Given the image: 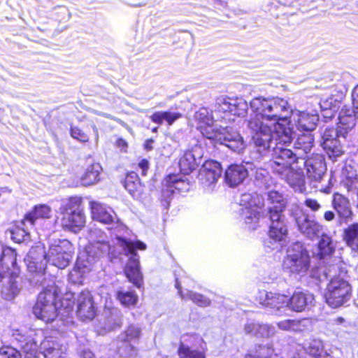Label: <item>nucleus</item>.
<instances>
[{
	"instance_id": "ea45409f",
	"label": "nucleus",
	"mask_w": 358,
	"mask_h": 358,
	"mask_svg": "<svg viewBox=\"0 0 358 358\" xmlns=\"http://www.w3.org/2000/svg\"><path fill=\"white\" fill-rule=\"evenodd\" d=\"M29 227H31L29 224L26 223L25 225H23L22 221L19 225L13 227L10 230L11 239L19 243L29 240Z\"/></svg>"
},
{
	"instance_id": "13d9d810",
	"label": "nucleus",
	"mask_w": 358,
	"mask_h": 358,
	"mask_svg": "<svg viewBox=\"0 0 358 358\" xmlns=\"http://www.w3.org/2000/svg\"><path fill=\"white\" fill-rule=\"evenodd\" d=\"M154 143V141L152 139H148L145 141L144 143V148L147 150H151L153 147L152 145Z\"/></svg>"
},
{
	"instance_id": "a211bd4d",
	"label": "nucleus",
	"mask_w": 358,
	"mask_h": 358,
	"mask_svg": "<svg viewBox=\"0 0 358 358\" xmlns=\"http://www.w3.org/2000/svg\"><path fill=\"white\" fill-rule=\"evenodd\" d=\"M141 329L139 327L131 325L121 336L122 344L118 347V354L120 357L125 358H133L136 355L137 350L131 344L135 343L139 338Z\"/></svg>"
},
{
	"instance_id": "0e129e2a",
	"label": "nucleus",
	"mask_w": 358,
	"mask_h": 358,
	"mask_svg": "<svg viewBox=\"0 0 358 358\" xmlns=\"http://www.w3.org/2000/svg\"><path fill=\"white\" fill-rule=\"evenodd\" d=\"M157 130H158V127H154L152 129V131L153 133H157Z\"/></svg>"
},
{
	"instance_id": "cd10ccee",
	"label": "nucleus",
	"mask_w": 358,
	"mask_h": 358,
	"mask_svg": "<svg viewBox=\"0 0 358 358\" xmlns=\"http://www.w3.org/2000/svg\"><path fill=\"white\" fill-rule=\"evenodd\" d=\"M248 174V168L244 165L231 164L225 171L224 179L230 187H235L243 182Z\"/></svg>"
},
{
	"instance_id": "6e6552de",
	"label": "nucleus",
	"mask_w": 358,
	"mask_h": 358,
	"mask_svg": "<svg viewBox=\"0 0 358 358\" xmlns=\"http://www.w3.org/2000/svg\"><path fill=\"white\" fill-rule=\"evenodd\" d=\"M43 283H45L44 285L31 283L34 286H42L44 288V290L38 294L33 312L36 317L48 323L52 322L57 315L55 301L61 294V291L55 286V282L43 280Z\"/></svg>"
},
{
	"instance_id": "58836bf2",
	"label": "nucleus",
	"mask_w": 358,
	"mask_h": 358,
	"mask_svg": "<svg viewBox=\"0 0 358 358\" xmlns=\"http://www.w3.org/2000/svg\"><path fill=\"white\" fill-rule=\"evenodd\" d=\"M321 239L318 243V253L321 260L325 263V259L330 257L334 251V246L331 237L322 233Z\"/></svg>"
},
{
	"instance_id": "c85d7f7f",
	"label": "nucleus",
	"mask_w": 358,
	"mask_h": 358,
	"mask_svg": "<svg viewBox=\"0 0 358 358\" xmlns=\"http://www.w3.org/2000/svg\"><path fill=\"white\" fill-rule=\"evenodd\" d=\"M341 183L348 192L358 196V175L357 169L351 164H345L341 171Z\"/></svg>"
},
{
	"instance_id": "e2e57ef3",
	"label": "nucleus",
	"mask_w": 358,
	"mask_h": 358,
	"mask_svg": "<svg viewBox=\"0 0 358 358\" xmlns=\"http://www.w3.org/2000/svg\"><path fill=\"white\" fill-rule=\"evenodd\" d=\"M92 355H92V353L91 352H87L85 358H92Z\"/></svg>"
},
{
	"instance_id": "09e8293b",
	"label": "nucleus",
	"mask_w": 358,
	"mask_h": 358,
	"mask_svg": "<svg viewBox=\"0 0 358 358\" xmlns=\"http://www.w3.org/2000/svg\"><path fill=\"white\" fill-rule=\"evenodd\" d=\"M175 193V190L171 184L166 182V178L164 180L163 187L162 189L161 202L165 208L169 206L171 198Z\"/></svg>"
},
{
	"instance_id": "1a4fd4ad",
	"label": "nucleus",
	"mask_w": 358,
	"mask_h": 358,
	"mask_svg": "<svg viewBox=\"0 0 358 358\" xmlns=\"http://www.w3.org/2000/svg\"><path fill=\"white\" fill-rule=\"evenodd\" d=\"M239 219L249 230L259 227L262 209L264 205L263 197L257 193H245L240 198Z\"/></svg>"
},
{
	"instance_id": "603ef678",
	"label": "nucleus",
	"mask_w": 358,
	"mask_h": 358,
	"mask_svg": "<svg viewBox=\"0 0 358 358\" xmlns=\"http://www.w3.org/2000/svg\"><path fill=\"white\" fill-rule=\"evenodd\" d=\"M71 135L73 138L80 142H87L89 140L88 136L85 133H84L81 129L76 127H71Z\"/></svg>"
},
{
	"instance_id": "6ab92c4d",
	"label": "nucleus",
	"mask_w": 358,
	"mask_h": 358,
	"mask_svg": "<svg viewBox=\"0 0 358 358\" xmlns=\"http://www.w3.org/2000/svg\"><path fill=\"white\" fill-rule=\"evenodd\" d=\"M89 206L93 220L109 224H113L117 219L116 214L113 208L105 203L91 201L89 203Z\"/></svg>"
},
{
	"instance_id": "dca6fc26",
	"label": "nucleus",
	"mask_w": 358,
	"mask_h": 358,
	"mask_svg": "<svg viewBox=\"0 0 358 358\" xmlns=\"http://www.w3.org/2000/svg\"><path fill=\"white\" fill-rule=\"evenodd\" d=\"M293 216L299 231L309 239L313 240L320 236L322 233V226L304 213L301 209L296 208L292 210Z\"/></svg>"
},
{
	"instance_id": "9d476101",
	"label": "nucleus",
	"mask_w": 358,
	"mask_h": 358,
	"mask_svg": "<svg viewBox=\"0 0 358 358\" xmlns=\"http://www.w3.org/2000/svg\"><path fill=\"white\" fill-rule=\"evenodd\" d=\"M310 257L308 251L299 242L291 244L282 262V269L292 275L303 277L310 269Z\"/></svg>"
},
{
	"instance_id": "864d4df0",
	"label": "nucleus",
	"mask_w": 358,
	"mask_h": 358,
	"mask_svg": "<svg viewBox=\"0 0 358 358\" xmlns=\"http://www.w3.org/2000/svg\"><path fill=\"white\" fill-rule=\"evenodd\" d=\"M304 204L306 207L314 212L319 210L321 208V205L317 200L310 198L306 199L304 201Z\"/></svg>"
},
{
	"instance_id": "79ce46f5",
	"label": "nucleus",
	"mask_w": 358,
	"mask_h": 358,
	"mask_svg": "<svg viewBox=\"0 0 358 358\" xmlns=\"http://www.w3.org/2000/svg\"><path fill=\"white\" fill-rule=\"evenodd\" d=\"M344 239L352 250L358 251V223L350 224L345 229Z\"/></svg>"
},
{
	"instance_id": "f704fd0d",
	"label": "nucleus",
	"mask_w": 358,
	"mask_h": 358,
	"mask_svg": "<svg viewBox=\"0 0 358 358\" xmlns=\"http://www.w3.org/2000/svg\"><path fill=\"white\" fill-rule=\"evenodd\" d=\"M267 201L270 204L268 207L269 215L276 213L282 214L286 206V199L281 193L276 190L269 191Z\"/></svg>"
},
{
	"instance_id": "4c0bfd02",
	"label": "nucleus",
	"mask_w": 358,
	"mask_h": 358,
	"mask_svg": "<svg viewBox=\"0 0 358 358\" xmlns=\"http://www.w3.org/2000/svg\"><path fill=\"white\" fill-rule=\"evenodd\" d=\"M124 186L128 192L136 199H138L143 191L138 176L135 172L127 174Z\"/></svg>"
},
{
	"instance_id": "a878e982",
	"label": "nucleus",
	"mask_w": 358,
	"mask_h": 358,
	"mask_svg": "<svg viewBox=\"0 0 358 358\" xmlns=\"http://www.w3.org/2000/svg\"><path fill=\"white\" fill-rule=\"evenodd\" d=\"M244 331L246 334L259 338H268L275 333V327L268 324H262L254 320H248L244 326Z\"/></svg>"
},
{
	"instance_id": "b1692460",
	"label": "nucleus",
	"mask_w": 358,
	"mask_h": 358,
	"mask_svg": "<svg viewBox=\"0 0 358 358\" xmlns=\"http://www.w3.org/2000/svg\"><path fill=\"white\" fill-rule=\"evenodd\" d=\"M201 157V150L199 146H195L193 150L185 152L179 160L181 172L185 175L190 173L196 168L198 160H200Z\"/></svg>"
},
{
	"instance_id": "bb28decb",
	"label": "nucleus",
	"mask_w": 358,
	"mask_h": 358,
	"mask_svg": "<svg viewBox=\"0 0 358 358\" xmlns=\"http://www.w3.org/2000/svg\"><path fill=\"white\" fill-rule=\"evenodd\" d=\"M16 252L11 248L5 247L2 248L0 257V275H10L16 272Z\"/></svg>"
},
{
	"instance_id": "f3484780",
	"label": "nucleus",
	"mask_w": 358,
	"mask_h": 358,
	"mask_svg": "<svg viewBox=\"0 0 358 358\" xmlns=\"http://www.w3.org/2000/svg\"><path fill=\"white\" fill-rule=\"evenodd\" d=\"M221 174L222 168L219 162L213 160L206 161L199 171V179L204 189L212 191Z\"/></svg>"
},
{
	"instance_id": "7ed1b4c3",
	"label": "nucleus",
	"mask_w": 358,
	"mask_h": 358,
	"mask_svg": "<svg viewBox=\"0 0 358 358\" xmlns=\"http://www.w3.org/2000/svg\"><path fill=\"white\" fill-rule=\"evenodd\" d=\"M314 138L310 133L298 136L293 150L280 145H273L271 148L263 150L257 148L262 155L267 153L271 157L269 167L271 171L285 180L287 184L299 193L306 192V182L300 160L309 153L313 147Z\"/></svg>"
},
{
	"instance_id": "473e14b6",
	"label": "nucleus",
	"mask_w": 358,
	"mask_h": 358,
	"mask_svg": "<svg viewBox=\"0 0 358 358\" xmlns=\"http://www.w3.org/2000/svg\"><path fill=\"white\" fill-rule=\"evenodd\" d=\"M102 171L101 166L96 162H91L87 165L85 172L80 177V182L84 186L96 184L100 180Z\"/></svg>"
},
{
	"instance_id": "72a5a7b5",
	"label": "nucleus",
	"mask_w": 358,
	"mask_h": 358,
	"mask_svg": "<svg viewBox=\"0 0 358 358\" xmlns=\"http://www.w3.org/2000/svg\"><path fill=\"white\" fill-rule=\"evenodd\" d=\"M175 286L178 289V293L182 299L185 301L191 300L195 304L201 307H206L210 305V299L205 296L187 289L183 291L181 288L180 282L178 278L176 279Z\"/></svg>"
},
{
	"instance_id": "774afa93",
	"label": "nucleus",
	"mask_w": 358,
	"mask_h": 358,
	"mask_svg": "<svg viewBox=\"0 0 358 358\" xmlns=\"http://www.w3.org/2000/svg\"><path fill=\"white\" fill-rule=\"evenodd\" d=\"M248 358H251V357H248Z\"/></svg>"
},
{
	"instance_id": "4468645a",
	"label": "nucleus",
	"mask_w": 358,
	"mask_h": 358,
	"mask_svg": "<svg viewBox=\"0 0 358 358\" xmlns=\"http://www.w3.org/2000/svg\"><path fill=\"white\" fill-rule=\"evenodd\" d=\"M270 220L268 239L264 241V246L271 250H278L287 238V228L282 214L273 213L270 215Z\"/></svg>"
},
{
	"instance_id": "69168bd1",
	"label": "nucleus",
	"mask_w": 358,
	"mask_h": 358,
	"mask_svg": "<svg viewBox=\"0 0 358 358\" xmlns=\"http://www.w3.org/2000/svg\"><path fill=\"white\" fill-rule=\"evenodd\" d=\"M77 270L75 268L71 273V276H73L74 274L77 273Z\"/></svg>"
},
{
	"instance_id": "39448f33",
	"label": "nucleus",
	"mask_w": 358,
	"mask_h": 358,
	"mask_svg": "<svg viewBox=\"0 0 358 358\" xmlns=\"http://www.w3.org/2000/svg\"><path fill=\"white\" fill-rule=\"evenodd\" d=\"M352 100L353 108L345 106L339 112L337 128H326L322 135L321 145L333 161L345 152L349 133L355 126V120H358V85L352 92Z\"/></svg>"
},
{
	"instance_id": "412c9836",
	"label": "nucleus",
	"mask_w": 358,
	"mask_h": 358,
	"mask_svg": "<svg viewBox=\"0 0 358 358\" xmlns=\"http://www.w3.org/2000/svg\"><path fill=\"white\" fill-rule=\"evenodd\" d=\"M331 203L342 222L348 223L353 220L352 205L348 198L340 193H334Z\"/></svg>"
},
{
	"instance_id": "c756f323",
	"label": "nucleus",
	"mask_w": 358,
	"mask_h": 358,
	"mask_svg": "<svg viewBox=\"0 0 358 358\" xmlns=\"http://www.w3.org/2000/svg\"><path fill=\"white\" fill-rule=\"evenodd\" d=\"M17 275H0L1 295L6 300H12L19 292L20 288L17 284Z\"/></svg>"
},
{
	"instance_id": "f257e3e1",
	"label": "nucleus",
	"mask_w": 358,
	"mask_h": 358,
	"mask_svg": "<svg viewBox=\"0 0 358 358\" xmlns=\"http://www.w3.org/2000/svg\"><path fill=\"white\" fill-rule=\"evenodd\" d=\"M250 108L254 114L250 115L248 126L255 146L263 150L273 145L287 148L296 129L310 132L319 120L316 110H292L288 102L278 97H255Z\"/></svg>"
},
{
	"instance_id": "2f4dec72",
	"label": "nucleus",
	"mask_w": 358,
	"mask_h": 358,
	"mask_svg": "<svg viewBox=\"0 0 358 358\" xmlns=\"http://www.w3.org/2000/svg\"><path fill=\"white\" fill-rule=\"evenodd\" d=\"M50 215L51 209L48 206L45 204L36 206L31 212L26 214L22 220V224L25 225L28 223L30 227H34L41 220L50 217Z\"/></svg>"
},
{
	"instance_id": "9b49d317",
	"label": "nucleus",
	"mask_w": 358,
	"mask_h": 358,
	"mask_svg": "<svg viewBox=\"0 0 358 358\" xmlns=\"http://www.w3.org/2000/svg\"><path fill=\"white\" fill-rule=\"evenodd\" d=\"M81 199L71 197L63 201L59 208L62 215L61 224L64 229L73 232L79 231L85 224V215L80 209Z\"/></svg>"
},
{
	"instance_id": "c9c22d12",
	"label": "nucleus",
	"mask_w": 358,
	"mask_h": 358,
	"mask_svg": "<svg viewBox=\"0 0 358 358\" xmlns=\"http://www.w3.org/2000/svg\"><path fill=\"white\" fill-rule=\"evenodd\" d=\"M269 5L271 6L269 11L276 8L289 15L295 14L299 10V3L297 0H271Z\"/></svg>"
},
{
	"instance_id": "7c9ffc66",
	"label": "nucleus",
	"mask_w": 358,
	"mask_h": 358,
	"mask_svg": "<svg viewBox=\"0 0 358 358\" xmlns=\"http://www.w3.org/2000/svg\"><path fill=\"white\" fill-rule=\"evenodd\" d=\"M341 99L342 95H331L321 99L320 106L324 118L331 119L334 116L341 107Z\"/></svg>"
},
{
	"instance_id": "49530a36",
	"label": "nucleus",
	"mask_w": 358,
	"mask_h": 358,
	"mask_svg": "<svg viewBox=\"0 0 358 358\" xmlns=\"http://www.w3.org/2000/svg\"><path fill=\"white\" fill-rule=\"evenodd\" d=\"M178 353L180 358H205L203 352L193 349L183 343H180Z\"/></svg>"
},
{
	"instance_id": "ddd939ff",
	"label": "nucleus",
	"mask_w": 358,
	"mask_h": 358,
	"mask_svg": "<svg viewBox=\"0 0 358 358\" xmlns=\"http://www.w3.org/2000/svg\"><path fill=\"white\" fill-rule=\"evenodd\" d=\"M208 139L215 144L224 145L236 152H241L245 148L241 135L228 127L218 126Z\"/></svg>"
},
{
	"instance_id": "e433bc0d",
	"label": "nucleus",
	"mask_w": 358,
	"mask_h": 358,
	"mask_svg": "<svg viewBox=\"0 0 358 358\" xmlns=\"http://www.w3.org/2000/svg\"><path fill=\"white\" fill-rule=\"evenodd\" d=\"M182 115L173 111H157L150 116L151 121L158 125L166 122L169 126L172 125L175 121L180 118Z\"/></svg>"
},
{
	"instance_id": "aec40b11",
	"label": "nucleus",
	"mask_w": 358,
	"mask_h": 358,
	"mask_svg": "<svg viewBox=\"0 0 358 358\" xmlns=\"http://www.w3.org/2000/svg\"><path fill=\"white\" fill-rule=\"evenodd\" d=\"M77 315L82 320H92L96 315V308L91 293L82 292L77 299Z\"/></svg>"
},
{
	"instance_id": "20e7f679",
	"label": "nucleus",
	"mask_w": 358,
	"mask_h": 358,
	"mask_svg": "<svg viewBox=\"0 0 358 358\" xmlns=\"http://www.w3.org/2000/svg\"><path fill=\"white\" fill-rule=\"evenodd\" d=\"M73 252V246L67 239L52 240L47 252L41 245L32 247L24 258L27 270L31 275L30 282L44 285L43 280H48L54 283V277L45 272L47 262L63 269L69 264Z\"/></svg>"
},
{
	"instance_id": "f03ea898",
	"label": "nucleus",
	"mask_w": 358,
	"mask_h": 358,
	"mask_svg": "<svg viewBox=\"0 0 358 358\" xmlns=\"http://www.w3.org/2000/svg\"><path fill=\"white\" fill-rule=\"evenodd\" d=\"M125 230L122 224H117L115 229L111 232L110 244L107 235L101 229H91L89 233V243L85 248L86 263L83 262L80 257L77 262V267L90 271L91 266L96 261L108 257L110 260L120 258L123 259L122 256L128 258L124 267V273L129 280L137 287H140L143 282V275L140 271L139 256L136 250H144L146 245L140 241H133L122 236L121 231Z\"/></svg>"
},
{
	"instance_id": "680f3d73",
	"label": "nucleus",
	"mask_w": 358,
	"mask_h": 358,
	"mask_svg": "<svg viewBox=\"0 0 358 358\" xmlns=\"http://www.w3.org/2000/svg\"><path fill=\"white\" fill-rule=\"evenodd\" d=\"M216 3H218L219 4H220L221 6H225L226 5V3L221 1V0H213Z\"/></svg>"
},
{
	"instance_id": "37998d69",
	"label": "nucleus",
	"mask_w": 358,
	"mask_h": 358,
	"mask_svg": "<svg viewBox=\"0 0 358 358\" xmlns=\"http://www.w3.org/2000/svg\"><path fill=\"white\" fill-rule=\"evenodd\" d=\"M303 349L315 358H321L324 352V345L320 339H313L303 343Z\"/></svg>"
},
{
	"instance_id": "2eb2a0df",
	"label": "nucleus",
	"mask_w": 358,
	"mask_h": 358,
	"mask_svg": "<svg viewBox=\"0 0 358 358\" xmlns=\"http://www.w3.org/2000/svg\"><path fill=\"white\" fill-rule=\"evenodd\" d=\"M257 300L264 308L270 309L278 315H286L287 310V296L278 292L260 290Z\"/></svg>"
},
{
	"instance_id": "3c124183",
	"label": "nucleus",
	"mask_w": 358,
	"mask_h": 358,
	"mask_svg": "<svg viewBox=\"0 0 358 358\" xmlns=\"http://www.w3.org/2000/svg\"><path fill=\"white\" fill-rule=\"evenodd\" d=\"M255 180L258 185L266 184L268 178V172L262 168H257L255 173Z\"/></svg>"
},
{
	"instance_id": "a18cd8bd",
	"label": "nucleus",
	"mask_w": 358,
	"mask_h": 358,
	"mask_svg": "<svg viewBox=\"0 0 358 358\" xmlns=\"http://www.w3.org/2000/svg\"><path fill=\"white\" fill-rule=\"evenodd\" d=\"M116 297L122 306L128 308L135 306L138 300L134 291H117Z\"/></svg>"
},
{
	"instance_id": "393cba45",
	"label": "nucleus",
	"mask_w": 358,
	"mask_h": 358,
	"mask_svg": "<svg viewBox=\"0 0 358 358\" xmlns=\"http://www.w3.org/2000/svg\"><path fill=\"white\" fill-rule=\"evenodd\" d=\"M12 331V336L20 343L22 349L23 353L22 358H37L36 352L38 341L36 339L30 340L22 334L19 329H14Z\"/></svg>"
},
{
	"instance_id": "423d86ee",
	"label": "nucleus",
	"mask_w": 358,
	"mask_h": 358,
	"mask_svg": "<svg viewBox=\"0 0 358 358\" xmlns=\"http://www.w3.org/2000/svg\"><path fill=\"white\" fill-rule=\"evenodd\" d=\"M248 109V103L242 97L221 96L217 98L214 105V113L216 116H214L212 110L203 107L195 112L193 121L202 136L208 139L218 127L215 124V119L230 121V115L243 117L246 115Z\"/></svg>"
},
{
	"instance_id": "5701e85b",
	"label": "nucleus",
	"mask_w": 358,
	"mask_h": 358,
	"mask_svg": "<svg viewBox=\"0 0 358 358\" xmlns=\"http://www.w3.org/2000/svg\"><path fill=\"white\" fill-rule=\"evenodd\" d=\"M314 301V296L308 292H294L291 297L287 296V310L302 312Z\"/></svg>"
},
{
	"instance_id": "8fccbe9b",
	"label": "nucleus",
	"mask_w": 358,
	"mask_h": 358,
	"mask_svg": "<svg viewBox=\"0 0 358 358\" xmlns=\"http://www.w3.org/2000/svg\"><path fill=\"white\" fill-rule=\"evenodd\" d=\"M22 352L10 346H3L0 348V358H22Z\"/></svg>"
},
{
	"instance_id": "bf43d9fd",
	"label": "nucleus",
	"mask_w": 358,
	"mask_h": 358,
	"mask_svg": "<svg viewBox=\"0 0 358 358\" xmlns=\"http://www.w3.org/2000/svg\"><path fill=\"white\" fill-rule=\"evenodd\" d=\"M285 358H301L296 351H289L286 354Z\"/></svg>"
},
{
	"instance_id": "5fc2aeb1",
	"label": "nucleus",
	"mask_w": 358,
	"mask_h": 358,
	"mask_svg": "<svg viewBox=\"0 0 358 358\" xmlns=\"http://www.w3.org/2000/svg\"><path fill=\"white\" fill-rule=\"evenodd\" d=\"M110 313L112 315L115 316V318L114 319V322H113V325L110 326L108 327V329H114L116 327H120L122 322H121V319L120 317V311L117 308H113V309H111Z\"/></svg>"
},
{
	"instance_id": "052dcab7",
	"label": "nucleus",
	"mask_w": 358,
	"mask_h": 358,
	"mask_svg": "<svg viewBox=\"0 0 358 358\" xmlns=\"http://www.w3.org/2000/svg\"><path fill=\"white\" fill-rule=\"evenodd\" d=\"M345 320L342 317H338L333 320V324H341L344 322Z\"/></svg>"
},
{
	"instance_id": "de8ad7c7",
	"label": "nucleus",
	"mask_w": 358,
	"mask_h": 358,
	"mask_svg": "<svg viewBox=\"0 0 358 358\" xmlns=\"http://www.w3.org/2000/svg\"><path fill=\"white\" fill-rule=\"evenodd\" d=\"M274 350L271 345H259L254 355H248L245 358H272L274 356Z\"/></svg>"
},
{
	"instance_id": "f8f14e48",
	"label": "nucleus",
	"mask_w": 358,
	"mask_h": 358,
	"mask_svg": "<svg viewBox=\"0 0 358 358\" xmlns=\"http://www.w3.org/2000/svg\"><path fill=\"white\" fill-rule=\"evenodd\" d=\"M306 155L300 160L299 164L304 166L306 170L308 182L310 188L326 194L329 193L331 187L322 184L326 165L322 156L316 155L315 157L306 159Z\"/></svg>"
},
{
	"instance_id": "338daca9",
	"label": "nucleus",
	"mask_w": 358,
	"mask_h": 358,
	"mask_svg": "<svg viewBox=\"0 0 358 358\" xmlns=\"http://www.w3.org/2000/svg\"><path fill=\"white\" fill-rule=\"evenodd\" d=\"M69 307H71V302H67V304L66 305V308H69Z\"/></svg>"
},
{
	"instance_id": "4be33fe9",
	"label": "nucleus",
	"mask_w": 358,
	"mask_h": 358,
	"mask_svg": "<svg viewBox=\"0 0 358 358\" xmlns=\"http://www.w3.org/2000/svg\"><path fill=\"white\" fill-rule=\"evenodd\" d=\"M39 351L45 358H62V355L66 351V348L60 344L57 338L45 337L40 343Z\"/></svg>"
},
{
	"instance_id": "6e6d98bb",
	"label": "nucleus",
	"mask_w": 358,
	"mask_h": 358,
	"mask_svg": "<svg viewBox=\"0 0 358 358\" xmlns=\"http://www.w3.org/2000/svg\"><path fill=\"white\" fill-rule=\"evenodd\" d=\"M138 167L141 171L142 176H146L149 169V162L145 159H142L138 164Z\"/></svg>"
},
{
	"instance_id": "0eeeda50",
	"label": "nucleus",
	"mask_w": 358,
	"mask_h": 358,
	"mask_svg": "<svg viewBox=\"0 0 358 358\" xmlns=\"http://www.w3.org/2000/svg\"><path fill=\"white\" fill-rule=\"evenodd\" d=\"M338 267L335 264L324 266L313 269L310 277L319 282L330 278L324 297L327 303L333 308H338L347 303L351 298V286L343 278L335 277Z\"/></svg>"
},
{
	"instance_id": "c03bdc74",
	"label": "nucleus",
	"mask_w": 358,
	"mask_h": 358,
	"mask_svg": "<svg viewBox=\"0 0 358 358\" xmlns=\"http://www.w3.org/2000/svg\"><path fill=\"white\" fill-rule=\"evenodd\" d=\"M166 182L171 184L175 192H185L189 189V184L183 176L172 174L166 178Z\"/></svg>"
},
{
	"instance_id": "4d7b16f0",
	"label": "nucleus",
	"mask_w": 358,
	"mask_h": 358,
	"mask_svg": "<svg viewBox=\"0 0 358 358\" xmlns=\"http://www.w3.org/2000/svg\"><path fill=\"white\" fill-rule=\"evenodd\" d=\"M324 218L328 222L332 221L335 218V214L331 210H327L324 214Z\"/></svg>"
},
{
	"instance_id": "a19ab883",
	"label": "nucleus",
	"mask_w": 358,
	"mask_h": 358,
	"mask_svg": "<svg viewBox=\"0 0 358 358\" xmlns=\"http://www.w3.org/2000/svg\"><path fill=\"white\" fill-rule=\"evenodd\" d=\"M306 320H284L277 323L278 327L282 331L301 332L306 325Z\"/></svg>"
}]
</instances>
